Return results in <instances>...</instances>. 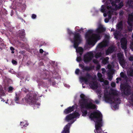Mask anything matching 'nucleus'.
Wrapping results in <instances>:
<instances>
[{
	"label": "nucleus",
	"instance_id": "nucleus-1",
	"mask_svg": "<svg viewBox=\"0 0 133 133\" xmlns=\"http://www.w3.org/2000/svg\"><path fill=\"white\" fill-rule=\"evenodd\" d=\"M97 75L99 80L100 82H103L102 84L103 87L105 89L104 96L105 101L111 104V107L112 110L118 109V104L120 103V100L118 97L117 91L116 90L111 89L108 92L107 87L109 85V82L107 80L104 81L101 73L98 72Z\"/></svg>",
	"mask_w": 133,
	"mask_h": 133
},
{
	"label": "nucleus",
	"instance_id": "nucleus-2",
	"mask_svg": "<svg viewBox=\"0 0 133 133\" xmlns=\"http://www.w3.org/2000/svg\"><path fill=\"white\" fill-rule=\"evenodd\" d=\"M105 30V28L101 25H99L95 30H88L85 35L86 40L85 49H87L94 45L97 42L101 39L103 32Z\"/></svg>",
	"mask_w": 133,
	"mask_h": 133
},
{
	"label": "nucleus",
	"instance_id": "nucleus-3",
	"mask_svg": "<svg viewBox=\"0 0 133 133\" xmlns=\"http://www.w3.org/2000/svg\"><path fill=\"white\" fill-rule=\"evenodd\" d=\"M120 1L121 0H115V2H111L106 1L105 2L104 5H102L100 11L103 13V16L104 17L107 15L108 16V18H106L104 19L105 23H108L112 16L114 17L115 16H116L118 15L116 10L121 8L123 5V3L122 2L120 3L118 5L116 4Z\"/></svg>",
	"mask_w": 133,
	"mask_h": 133
},
{
	"label": "nucleus",
	"instance_id": "nucleus-4",
	"mask_svg": "<svg viewBox=\"0 0 133 133\" xmlns=\"http://www.w3.org/2000/svg\"><path fill=\"white\" fill-rule=\"evenodd\" d=\"M67 30L68 32L69 35V39L74 44L73 46L76 49L77 53L76 60L77 62H79L82 59L81 55L83 53V49L81 47H78V46L83 41L82 37L79 34L76 32L73 33L69 28H68Z\"/></svg>",
	"mask_w": 133,
	"mask_h": 133
},
{
	"label": "nucleus",
	"instance_id": "nucleus-5",
	"mask_svg": "<svg viewBox=\"0 0 133 133\" xmlns=\"http://www.w3.org/2000/svg\"><path fill=\"white\" fill-rule=\"evenodd\" d=\"M80 97L81 99L79 101V104L82 113V116H86L88 115L87 110L96 109L97 107L94 104V101L90 98H87L83 94L81 95Z\"/></svg>",
	"mask_w": 133,
	"mask_h": 133
},
{
	"label": "nucleus",
	"instance_id": "nucleus-6",
	"mask_svg": "<svg viewBox=\"0 0 133 133\" xmlns=\"http://www.w3.org/2000/svg\"><path fill=\"white\" fill-rule=\"evenodd\" d=\"M79 81L81 83H82L83 88H84L85 87L83 86V82L88 85L89 84V86L92 89H96V92L98 95V97L100 99L102 95V92L99 87L98 86L97 82H94V78L89 74L87 73L86 74L85 77L80 76L79 77Z\"/></svg>",
	"mask_w": 133,
	"mask_h": 133
},
{
	"label": "nucleus",
	"instance_id": "nucleus-7",
	"mask_svg": "<svg viewBox=\"0 0 133 133\" xmlns=\"http://www.w3.org/2000/svg\"><path fill=\"white\" fill-rule=\"evenodd\" d=\"M21 92H20L16 93V97L15 101L17 104H23L25 102L26 103L31 105H34L35 107L38 108L40 105V103L36 102V97L37 99L38 100V97L36 94H31L27 95L25 97V98L22 99V101H19L20 97Z\"/></svg>",
	"mask_w": 133,
	"mask_h": 133
},
{
	"label": "nucleus",
	"instance_id": "nucleus-8",
	"mask_svg": "<svg viewBox=\"0 0 133 133\" xmlns=\"http://www.w3.org/2000/svg\"><path fill=\"white\" fill-rule=\"evenodd\" d=\"M88 115L91 120L95 122V133H101L102 130L101 128L103 126V122L101 113L98 111H96L90 114L89 113Z\"/></svg>",
	"mask_w": 133,
	"mask_h": 133
},
{
	"label": "nucleus",
	"instance_id": "nucleus-9",
	"mask_svg": "<svg viewBox=\"0 0 133 133\" xmlns=\"http://www.w3.org/2000/svg\"><path fill=\"white\" fill-rule=\"evenodd\" d=\"M80 115L79 113L76 111L73 114L67 116L65 120L70 123H68L65 126L61 133H69V129L71 125L76 120L77 118H79Z\"/></svg>",
	"mask_w": 133,
	"mask_h": 133
},
{
	"label": "nucleus",
	"instance_id": "nucleus-10",
	"mask_svg": "<svg viewBox=\"0 0 133 133\" xmlns=\"http://www.w3.org/2000/svg\"><path fill=\"white\" fill-rule=\"evenodd\" d=\"M109 35H105L104 39L102 42L99 43L97 45L96 48V51H102L103 50V48L108 46L109 45Z\"/></svg>",
	"mask_w": 133,
	"mask_h": 133
},
{
	"label": "nucleus",
	"instance_id": "nucleus-11",
	"mask_svg": "<svg viewBox=\"0 0 133 133\" xmlns=\"http://www.w3.org/2000/svg\"><path fill=\"white\" fill-rule=\"evenodd\" d=\"M51 73L52 74L51 71L50 72L49 71H46V72L45 73V75L46 77H45V79H48V80L47 82L46 83H45V82L44 81L43 82H41L40 84L41 85L45 87H48L51 85V80L50 78L51 77L52 78V77L51 76L52 75H50V74H51Z\"/></svg>",
	"mask_w": 133,
	"mask_h": 133
},
{
	"label": "nucleus",
	"instance_id": "nucleus-12",
	"mask_svg": "<svg viewBox=\"0 0 133 133\" xmlns=\"http://www.w3.org/2000/svg\"><path fill=\"white\" fill-rule=\"evenodd\" d=\"M94 57V52L89 51L86 53L84 55L83 60L86 63L90 62Z\"/></svg>",
	"mask_w": 133,
	"mask_h": 133
},
{
	"label": "nucleus",
	"instance_id": "nucleus-13",
	"mask_svg": "<svg viewBox=\"0 0 133 133\" xmlns=\"http://www.w3.org/2000/svg\"><path fill=\"white\" fill-rule=\"evenodd\" d=\"M118 59L119 63L122 67L124 68L125 66V60L123 53L121 52L117 54Z\"/></svg>",
	"mask_w": 133,
	"mask_h": 133
},
{
	"label": "nucleus",
	"instance_id": "nucleus-14",
	"mask_svg": "<svg viewBox=\"0 0 133 133\" xmlns=\"http://www.w3.org/2000/svg\"><path fill=\"white\" fill-rule=\"evenodd\" d=\"M128 23L129 26L128 27V30L132 31L133 26V12L129 14Z\"/></svg>",
	"mask_w": 133,
	"mask_h": 133
},
{
	"label": "nucleus",
	"instance_id": "nucleus-15",
	"mask_svg": "<svg viewBox=\"0 0 133 133\" xmlns=\"http://www.w3.org/2000/svg\"><path fill=\"white\" fill-rule=\"evenodd\" d=\"M130 87L128 84L122 85L121 88L122 92L128 96L130 93Z\"/></svg>",
	"mask_w": 133,
	"mask_h": 133
},
{
	"label": "nucleus",
	"instance_id": "nucleus-16",
	"mask_svg": "<svg viewBox=\"0 0 133 133\" xmlns=\"http://www.w3.org/2000/svg\"><path fill=\"white\" fill-rule=\"evenodd\" d=\"M121 47L124 50V51L126 54V50L127 48V41L126 39L125 38H122L121 40Z\"/></svg>",
	"mask_w": 133,
	"mask_h": 133
},
{
	"label": "nucleus",
	"instance_id": "nucleus-17",
	"mask_svg": "<svg viewBox=\"0 0 133 133\" xmlns=\"http://www.w3.org/2000/svg\"><path fill=\"white\" fill-rule=\"evenodd\" d=\"M77 108L76 105H74L72 107H70L67 109L65 110L64 112L65 114H67L73 111Z\"/></svg>",
	"mask_w": 133,
	"mask_h": 133
},
{
	"label": "nucleus",
	"instance_id": "nucleus-18",
	"mask_svg": "<svg viewBox=\"0 0 133 133\" xmlns=\"http://www.w3.org/2000/svg\"><path fill=\"white\" fill-rule=\"evenodd\" d=\"M126 3L127 7L133 10V0H128Z\"/></svg>",
	"mask_w": 133,
	"mask_h": 133
},
{
	"label": "nucleus",
	"instance_id": "nucleus-19",
	"mask_svg": "<svg viewBox=\"0 0 133 133\" xmlns=\"http://www.w3.org/2000/svg\"><path fill=\"white\" fill-rule=\"evenodd\" d=\"M115 49V47L113 45L109 47L108 49L106 51V53L107 55H108L109 54L112 52Z\"/></svg>",
	"mask_w": 133,
	"mask_h": 133
},
{
	"label": "nucleus",
	"instance_id": "nucleus-20",
	"mask_svg": "<svg viewBox=\"0 0 133 133\" xmlns=\"http://www.w3.org/2000/svg\"><path fill=\"white\" fill-rule=\"evenodd\" d=\"M114 35V36L115 38L117 39H120L121 37V35L120 32L117 30H116L115 31Z\"/></svg>",
	"mask_w": 133,
	"mask_h": 133
},
{
	"label": "nucleus",
	"instance_id": "nucleus-21",
	"mask_svg": "<svg viewBox=\"0 0 133 133\" xmlns=\"http://www.w3.org/2000/svg\"><path fill=\"white\" fill-rule=\"evenodd\" d=\"M79 66L80 67H81V68L83 69V71H84L85 70H90L91 69V67L88 66L85 67L82 64H79Z\"/></svg>",
	"mask_w": 133,
	"mask_h": 133
},
{
	"label": "nucleus",
	"instance_id": "nucleus-22",
	"mask_svg": "<svg viewBox=\"0 0 133 133\" xmlns=\"http://www.w3.org/2000/svg\"><path fill=\"white\" fill-rule=\"evenodd\" d=\"M128 76L129 77H132L133 78V69L130 68L127 70V72Z\"/></svg>",
	"mask_w": 133,
	"mask_h": 133
},
{
	"label": "nucleus",
	"instance_id": "nucleus-23",
	"mask_svg": "<svg viewBox=\"0 0 133 133\" xmlns=\"http://www.w3.org/2000/svg\"><path fill=\"white\" fill-rule=\"evenodd\" d=\"M129 102L130 103L129 106L130 107L132 106L133 107V94H132L131 96H130L129 98Z\"/></svg>",
	"mask_w": 133,
	"mask_h": 133
},
{
	"label": "nucleus",
	"instance_id": "nucleus-24",
	"mask_svg": "<svg viewBox=\"0 0 133 133\" xmlns=\"http://www.w3.org/2000/svg\"><path fill=\"white\" fill-rule=\"evenodd\" d=\"M25 35V32L24 30H21L19 31V36L20 38H24Z\"/></svg>",
	"mask_w": 133,
	"mask_h": 133
},
{
	"label": "nucleus",
	"instance_id": "nucleus-25",
	"mask_svg": "<svg viewBox=\"0 0 133 133\" xmlns=\"http://www.w3.org/2000/svg\"><path fill=\"white\" fill-rule=\"evenodd\" d=\"M109 58L108 57H106L105 58L101 57V59L102 60V63L103 64H105L108 63V60Z\"/></svg>",
	"mask_w": 133,
	"mask_h": 133
},
{
	"label": "nucleus",
	"instance_id": "nucleus-26",
	"mask_svg": "<svg viewBox=\"0 0 133 133\" xmlns=\"http://www.w3.org/2000/svg\"><path fill=\"white\" fill-rule=\"evenodd\" d=\"M20 125L22 128H23L25 127H26L29 124L27 123L26 121H24L22 122H20Z\"/></svg>",
	"mask_w": 133,
	"mask_h": 133
},
{
	"label": "nucleus",
	"instance_id": "nucleus-27",
	"mask_svg": "<svg viewBox=\"0 0 133 133\" xmlns=\"http://www.w3.org/2000/svg\"><path fill=\"white\" fill-rule=\"evenodd\" d=\"M75 30L76 32H79L81 33L83 32V29L82 28L80 29L79 27L78 26H76L75 27Z\"/></svg>",
	"mask_w": 133,
	"mask_h": 133
},
{
	"label": "nucleus",
	"instance_id": "nucleus-28",
	"mask_svg": "<svg viewBox=\"0 0 133 133\" xmlns=\"http://www.w3.org/2000/svg\"><path fill=\"white\" fill-rule=\"evenodd\" d=\"M117 28L119 30H121L122 28V24L121 22L119 23L116 25Z\"/></svg>",
	"mask_w": 133,
	"mask_h": 133
},
{
	"label": "nucleus",
	"instance_id": "nucleus-29",
	"mask_svg": "<svg viewBox=\"0 0 133 133\" xmlns=\"http://www.w3.org/2000/svg\"><path fill=\"white\" fill-rule=\"evenodd\" d=\"M102 54L101 52H98L96 54L95 57L96 58H98L102 56Z\"/></svg>",
	"mask_w": 133,
	"mask_h": 133
},
{
	"label": "nucleus",
	"instance_id": "nucleus-30",
	"mask_svg": "<svg viewBox=\"0 0 133 133\" xmlns=\"http://www.w3.org/2000/svg\"><path fill=\"white\" fill-rule=\"evenodd\" d=\"M107 76L108 77V79L110 81H111L112 77V74L108 73L107 74Z\"/></svg>",
	"mask_w": 133,
	"mask_h": 133
},
{
	"label": "nucleus",
	"instance_id": "nucleus-31",
	"mask_svg": "<svg viewBox=\"0 0 133 133\" xmlns=\"http://www.w3.org/2000/svg\"><path fill=\"white\" fill-rule=\"evenodd\" d=\"M5 93L3 90V88L0 85V95H1L4 96V95Z\"/></svg>",
	"mask_w": 133,
	"mask_h": 133
},
{
	"label": "nucleus",
	"instance_id": "nucleus-32",
	"mask_svg": "<svg viewBox=\"0 0 133 133\" xmlns=\"http://www.w3.org/2000/svg\"><path fill=\"white\" fill-rule=\"evenodd\" d=\"M132 41L130 43V48L133 51V33L132 35Z\"/></svg>",
	"mask_w": 133,
	"mask_h": 133
},
{
	"label": "nucleus",
	"instance_id": "nucleus-33",
	"mask_svg": "<svg viewBox=\"0 0 133 133\" xmlns=\"http://www.w3.org/2000/svg\"><path fill=\"white\" fill-rule=\"evenodd\" d=\"M120 75L123 78H125L127 77L126 75L123 72L120 73Z\"/></svg>",
	"mask_w": 133,
	"mask_h": 133
},
{
	"label": "nucleus",
	"instance_id": "nucleus-34",
	"mask_svg": "<svg viewBox=\"0 0 133 133\" xmlns=\"http://www.w3.org/2000/svg\"><path fill=\"white\" fill-rule=\"evenodd\" d=\"M107 68L110 71H111L112 70V66L110 64L108 65L107 66Z\"/></svg>",
	"mask_w": 133,
	"mask_h": 133
},
{
	"label": "nucleus",
	"instance_id": "nucleus-35",
	"mask_svg": "<svg viewBox=\"0 0 133 133\" xmlns=\"http://www.w3.org/2000/svg\"><path fill=\"white\" fill-rule=\"evenodd\" d=\"M124 12L122 10H121L119 12V16L121 18H122L123 17V15Z\"/></svg>",
	"mask_w": 133,
	"mask_h": 133
},
{
	"label": "nucleus",
	"instance_id": "nucleus-36",
	"mask_svg": "<svg viewBox=\"0 0 133 133\" xmlns=\"http://www.w3.org/2000/svg\"><path fill=\"white\" fill-rule=\"evenodd\" d=\"M22 91H24V92H25L26 93L27 92H29V90L25 89V88H23L22 89Z\"/></svg>",
	"mask_w": 133,
	"mask_h": 133
},
{
	"label": "nucleus",
	"instance_id": "nucleus-37",
	"mask_svg": "<svg viewBox=\"0 0 133 133\" xmlns=\"http://www.w3.org/2000/svg\"><path fill=\"white\" fill-rule=\"evenodd\" d=\"M13 89V88L12 87H10L9 88L8 92H12V90Z\"/></svg>",
	"mask_w": 133,
	"mask_h": 133
},
{
	"label": "nucleus",
	"instance_id": "nucleus-38",
	"mask_svg": "<svg viewBox=\"0 0 133 133\" xmlns=\"http://www.w3.org/2000/svg\"><path fill=\"white\" fill-rule=\"evenodd\" d=\"M111 86L114 88L116 86V84L115 83V82H112L111 83Z\"/></svg>",
	"mask_w": 133,
	"mask_h": 133
},
{
	"label": "nucleus",
	"instance_id": "nucleus-39",
	"mask_svg": "<svg viewBox=\"0 0 133 133\" xmlns=\"http://www.w3.org/2000/svg\"><path fill=\"white\" fill-rule=\"evenodd\" d=\"M129 60L130 61H133V56L131 55L129 58Z\"/></svg>",
	"mask_w": 133,
	"mask_h": 133
},
{
	"label": "nucleus",
	"instance_id": "nucleus-40",
	"mask_svg": "<svg viewBox=\"0 0 133 133\" xmlns=\"http://www.w3.org/2000/svg\"><path fill=\"white\" fill-rule=\"evenodd\" d=\"M12 64L14 65H16L17 64L16 61L14 60H12Z\"/></svg>",
	"mask_w": 133,
	"mask_h": 133
},
{
	"label": "nucleus",
	"instance_id": "nucleus-41",
	"mask_svg": "<svg viewBox=\"0 0 133 133\" xmlns=\"http://www.w3.org/2000/svg\"><path fill=\"white\" fill-rule=\"evenodd\" d=\"M91 12H94L95 13H97L98 12V11L96 10L95 8H93Z\"/></svg>",
	"mask_w": 133,
	"mask_h": 133
},
{
	"label": "nucleus",
	"instance_id": "nucleus-42",
	"mask_svg": "<svg viewBox=\"0 0 133 133\" xmlns=\"http://www.w3.org/2000/svg\"><path fill=\"white\" fill-rule=\"evenodd\" d=\"M113 0H103L102 2H105V1H108V2H114V1H113Z\"/></svg>",
	"mask_w": 133,
	"mask_h": 133
},
{
	"label": "nucleus",
	"instance_id": "nucleus-43",
	"mask_svg": "<svg viewBox=\"0 0 133 133\" xmlns=\"http://www.w3.org/2000/svg\"><path fill=\"white\" fill-rule=\"evenodd\" d=\"M79 71V69H76L75 71V73L76 74L78 75V74Z\"/></svg>",
	"mask_w": 133,
	"mask_h": 133
},
{
	"label": "nucleus",
	"instance_id": "nucleus-44",
	"mask_svg": "<svg viewBox=\"0 0 133 133\" xmlns=\"http://www.w3.org/2000/svg\"><path fill=\"white\" fill-rule=\"evenodd\" d=\"M101 67L100 65L99 64H98L96 67V69L97 70H99Z\"/></svg>",
	"mask_w": 133,
	"mask_h": 133
},
{
	"label": "nucleus",
	"instance_id": "nucleus-45",
	"mask_svg": "<svg viewBox=\"0 0 133 133\" xmlns=\"http://www.w3.org/2000/svg\"><path fill=\"white\" fill-rule=\"evenodd\" d=\"M116 80H117V81H116V83H119V81L118 80L120 81L121 80V78H116Z\"/></svg>",
	"mask_w": 133,
	"mask_h": 133
},
{
	"label": "nucleus",
	"instance_id": "nucleus-46",
	"mask_svg": "<svg viewBox=\"0 0 133 133\" xmlns=\"http://www.w3.org/2000/svg\"><path fill=\"white\" fill-rule=\"evenodd\" d=\"M36 17V15L35 14H33L31 16V18L33 19H35Z\"/></svg>",
	"mask_w": 133,
	"mask_h": 133
},
{
	"label": "nucleus",
	"instance_id": "nucleus-47",
	"mask_svg": "<svg viewBox=\"0 0 133 133\" xmlns=\"http://www.w3.org/2000/svg\"><path fill=\"white\" fill-rule=\"evenodd\" d=\"M102 73L103 74H104L106 72V70H105V69L104 68H102Z\"/></svg>",
	"mask_w": 133,
	"mask_h": 133
},
{
	"label": "nucleus",
	"instance_id": "nucleus-48",
	"mask_svg": "<svg viewBox=\"0 0 133 133\" xmlns=\"http://www.w3.org/2000/svg\"><path fill=\"white\" fill-rule=\"evenodd\" d=\"M64 85L65 87L67 88H69L70 87V86L69 85L65 83L64 84Z\"/></svg>",
	"mask_w": 133,
	"mask_h": 133
},
{
	"label": "nucleus",
	"instance_id": "nucleus-49",
	"mask_svg": "<svg viewBox=\"0 0 133 133\" xmlns=\"http://www.w3.org/2000/svg\"><path fill=\"white\" fill-rule=\"evenodd\" d=\"M93 62L95 63L98 64V62L97 59H94Z\"/></svg>",
	"mask_w": 133,
	"mask_h": 133
},
{
	"label": "nucleus",
	"instance_id": "nucleus-50",
	"mask_svg": "<svg viewBox=\"0 0 133 133\" xmlns=\"http://www.w3.org/2000/svg\"><path fill=\"white\" fill-rule=\"evenodd\" d=\"M95 102L96 104H98L99 103V101L97 99H96L95 100Z\"/></svg>",
	"mask_w": 133,
	"mask_h": 133
},
{
	"label": "nucleus",
	"instance_id": "nucleus-51",
	"mask_svg": "<svg viewBox=\"0 0 133 133\" xmlns=\"http://www.w3.org/2000/svg\"><path fill=\"white\" fill-rule=\"evenodd\" d=\"M40 52L42 53L43 52V50L42 49H40L39 50Z\"/></svg>",
	"mask_w": 133,
	"mask_h": 133
},
{
	"label": "nucleus",
	"instance_id": "nucleus-52",
	"mask_svg": "<svg viewBox=\"0 0 133 133\" xmlns=\"http://www.w3.org/2000/svg\"><path fill=\"white\" fill-rule=\"evenodd\" d=\"M10 49L11 50H14V48L12 47H10Z\"/></svg>",
	"mask_w": 133,
	"mask_h": 133
},
{
	"label": "nucleus",
	"instance_id": "nucleus-53",
	"mask_svg": "<svg viewBox=\"0 0 133 133\" xmlns=\"http://www.w3.org/2000/svg\"><path fill=\"white\" fill-rule=\"evenodd\" d=\"M115 30V29L114 28H112L111 29V31H114Z\"/></svg>",
	"mask_w": 133,
	"mask_h": 133
},
{
	"label": "nucleus",
	"instance_id": "nucleus-54",
	"mask_svg": "<svg viewBox=\"0 0 133 133\" xmlns=\"http://www.w3.org/2000/svg\"><path fill=\"white\" fill-rule=\"evenodd\" d=\"M2 101H3V102H4V99H2L1 100Z\"/></svg>",
	"mask_w": 133,
	"mask_h": 133
},
{
	"label": "nucleus",
	"instance_id": "nucleus-55",
	"mask_svg": "<svg viewBox=\"0 0 133 133\" xmlns=\"http://www.w3.org/2000/svg\"><path fill=\"white\" fill-rule=\"evenodd\" d=\"M14 50H12V51H11V53H14Z\"/></svg>",
	"mask_w": 133,
	"mask_h": 133
},
{
	"label": "nucleus",
	"instance_id": "nucleus-56",
	"mask_svg": "<svg viewBox=\"0 0 133 133\" xmlns=\"http://www.w3.org/2000/svg\"><path fill=\"white\" fill-rule=\"evenodd\" d=\"M48 52H46V53H45V54H44L45 55H47L48 54Z\"/></svg>",
	"mask_w": 133,
	"mask_h": 133
},
{
	"label": "nucleus",
	"instance_id": "nucleus-57",
	"mask_svg": "<svg viewBox=\"0 0 133 133\" xmlns=\"http://www.w3.org/2000/svg\"><path fill=\"white\" fill-rule=\"evenodd\" d=\"M8 100H7V101L5 102V103H6V104H8Z\"/></svg>",
	"mask_w": 133,
	"mask_h": 133
},
{
	"label": "nucleus",
	"instance_id": "nucleus-58",
	"mask_svg": "<svg viewBox=\"0 0 133 133\" xmlns=\"http://www.w3.org/2000/svg\"><path fill=\"white\" fill-rule=\"evenodd\" d=\"M53 78H54V77H55L54 76V74H53Z\"/></svg>",
	"mask_w": 133,
	"mask_h": 133
},
{
	"label": "nucleus",
	"instance_id": "nucleus-59",
	"mask_svg": "<svg viewBox=\"0 0 133 133\" xmlns=\"http://www.w3.org/2000/svg\"><path fill=\"white\" fill-rule=\"evenodd\" d=\"M77 96H75V99H76V97Z\"/></svg>",
	"mask_w": 133,
	"mask_h": 133
},
{
	"label": "nucleus",
	"instance_id": "nucleus-60",
	"mask_svg": "<svg viewBox=\"0 0 133 133\" xmlns=\"http://www.w3.org/2000/svg\"><path fill=\"white\" fill-rule=\"evenodd\" d=\"M13 2L15 1V0H11Z\"/></svg>",
	"mask_w": 133,
	"mask_h": 133
},
{
	"label": "nucleus",
	"instance_id": "nucleus-61",
	"mask_svg": "<svg viewBox=\"0 0 133 133\" xmlns=\"http://www.w3.org/2000/svg\"><path fill=\"white\" fill-rule=\"evenodd\" d=\"M24 5V6H25V7H24V8L25 9V8H26L25 6V5Z\"/></svg>",
	"mask_w": 133,
	"mask_h": 133
},
{
	"label": "nucleus",
	"instance_id": "nucleus-62",
	"mask_svg": "<svg viewBox=\"0 0 133 133\" xmlns=\"http://www.w3.org/2000/svg\"><path fill=\"white\" fill-rule=\"evenodd\" d=\"M42 96V95H41L40 96H39V97H41Z\"/></svg>",
	"mask_w": 133,
	"mask_h": 133
},
{
	"label": "nucleus",
	"instance_id": "nucleus-63",
	"mask_svg": "<svg viewBox=\"0 0 133 133\" xmlns=\"http://www.w3.org/2000/svg\"><path fill=\"white\" fill-rule=\"evenodd\" d=\"M13 11H11V13H13Z\"/></svg>",
	"mask_w": 133,
	"mask_h": 133
},
{
	"label": "nucleus",
	"instance_id": "nucleus-64",
	"mask_svg": "<svg viewBox=\"0 0 133 133\" xmlns=\"http://www.w3.org/2000/svg\"><path fill=\"white\" fill-rule=\"evenodd\" d=\"M103 133H107V132H103Z\"/></svg>",
	"mask_w": 133,
	"mask_h": 133
}]
</instances>
